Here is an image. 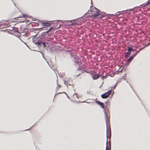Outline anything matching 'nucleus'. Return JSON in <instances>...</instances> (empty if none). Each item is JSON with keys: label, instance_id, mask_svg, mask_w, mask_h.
Instances as JSON below:
<instances>
[{"label": "nucleus", "instance_id": "obj_24", "mask_svg": "<svg viewBox=\"0 0 150 150\" xmlns=\"http://www.w3.org/2000/svg\"><path fill=\"white\" fill-rule=\"evenodd\" d=\"M59 93L58 94H60V93Z\"/></svg>", "mask_w": 150, "mask_h": 150}, {"label": "nucleus", "instance_id": "obj_11", "mask_svg": "<svg viewBox=\"0 0 150 150\" xmlns=\"http://www.w3.org/2000/svg\"><path fill=\"white\" fill-rule=\"evenodd\" d=\"M70 24H69L70 25H78V23H77L75 22H73L72 21H71L70 22Z\"/></svg>", "mask_w": 150, "mask_h": 150}, {"label": "nucleus", "instance_id": "obj_23", "mask_svg": "<svg viewBox=\"0 0 150 150\" xmlns=\"http://www.w3.org/2000/svg\"><path fill=\"white\" fill-rule=\"evenodd\" d=\"M25 44L26 45L27 47H28V46L27 45L26 43H25Z\"/></svg>", "mask_w": 150, "mask_h": 150}, {"label": "nucleus", "instance_id": "obj_13", "mask_svg": "<svg viewBox=\"0 0 150 150\" xmlns=\"http://www.w3.org/2000/svg\"><path fill=\"white\" fill-rule=\"evenodd\" d=\"M29 21H28L27 20H22L21 21H20V22L21 23H27Z\"/></svg>", "mask_w": 150, "mask_h": 150}, {"label": "nucleus", "instance_id": "obj_19", "mask_svg": "<svg viewBox=\"0 0 150 150\" xmlns=\"http://www.w3.org/2000/svg\"><path fill=\"white\" fill-rule=\"evenodd\" d=\"M38 33H37L36 34V35L34 36L35 38H36V37H37L38 36Z\"/></svg>", "mask_w": 150, "mask_h": 150}, {"label": "nucleus", "instance_id": "obj_17", "mask_svg": "<svg viewBox=\"0 0 150 150\" xmlns=\"http://www.w3.org/2000/svg\"><path fill=\"white\" fill-rule=\"evenodd\" d=\"M109 147H110V149H109V147H107V146L106 147V150H110V148H111V144H109Z\"/></svg>", "mask_w": 150, "mask_h": 150}, {"label": "nucleus", "instance_id": "obj_4", "mask_svg": "<svg viewBox=\"0 0 150 150\" xmlns=\"http://www.w3.org/2000/svg\"><path fill=\"white\" fill-rule=\"evenodd\" d=\"M112 91L110 90L108 92L102 94L101 95V97L103 98H108L109 95L110 94Z\"/></svg>", "mask_w": 150, "mask_h": 150}, {"label": "nucleus", "instance_id": "obj_22", "mask_svg": "<svg viewBox=\"0 0 150 150\" xmlns=\"http://www.w3.org/2000/svg\"><path fill=\"white\" fill-rule=\"evenodd\" d=\"M80 70L79 69V70L78 69L77 70V71H80Z\"/></svg>", "mask_w": 150, "mask_h": 150}, {"label": "nucleus", "instance_id": "obj_10", "mask_svg": "<svg viewBox=\"0 0 150 150\" xmlns=\"http://www.w3.org/2000/svg\"><path fill=\"white\" fill-rule=\"evenodd\" d=\"M31 24H32L31 25L32 26H37L38 25V23H35L34 22H32Z\"/></svg>", "mask_w": 150, "mask_h": 150}, {"label": "nucleus", "instance_id": "obj_21", "mask_svg": "<svg viewBox=\"0 0 150 150\" xmlns=\"http://www.w3.org/2000/svg\"><path fill=\"white\" fill-rule=\"evenodd\" d=\"M122 69L120 71H119V72H122Z\"/></svg>", "mask_w": 150, "mask_h": 150}, {"label": "nucleus", "instance_id": "obj_5", "mask_svg": "<svg viewBox=\"0 0 150 150\" xmlns=\"http://www.w3.org/2000/svg\"><path fill=\"white\" fill-rule=\"evenodd\" d=\"M133 51L132 47H129L128 52H127L126 54L125 55V57L127 58L129 57V55L131 54V51Z\"/></svg>", "mask_w": 150, "mask_h": 150}, {"label": "nucleus", "instance_id": "obj_9", "mask_svg": "<svg viewBox=\"0 0 150 150\" xmlns=\"http://www.w3.org/2000/svg\"><path fill=\"white\" fill-rule=\"evenodd\" d=\"M51 24L48 23H42V25L44 26L49 27L50 26Z\"/></svg>", "mask_w": 150, "mask_h": 150}, {"label": "nucleus", "instance_id": "obj_16", "mask_svg": "<svg viewBox=\"0 0 150 150\" xmlns=\"http://www.w3.org/2000/svg\"><path fill=\"white\" fill-rule=\"evenodd\" d=\"M150 4V0H149L147 2V3L144 5L145 6H148Z\"/></svg>", "mask_w": 150, "mask_h": 150}, {"label": "nucleus", "instance_id": "obj_20", "mask_svg": "<svg viewBox=\"0 0 150 150\" xmlns=\"http://www.w3.org/2000/svg\"><path fill=\"white\" fill-rule=\"evenodd\" d=\"M81 73H79V74H78V75H77V76H79V75H80Z\"/></svg>", "mask_w": 150, "mask_h": 150}, {"label": "nucleus", "instance_id": "obj_25", "mask_svg": "<svg viewBox=\"0 0 150 150\" xmlns=\"http://www.w3.org/2000/svg\"><path fill=\"white\" fill-rule=\"evenodd\" d=\"M107 140H108V139H107Z\"/></svg>", "mask_w": 150, "mask_h": 150}, {"label": "nucleus", "instance_id": "obj_8", "mask_svg": "<svg viewBox=\"0 0 150 150\" xmlns=\"http://www.w3.org/2000/svg\"><path fill=\"white\" fill-rule=\"evenodd\" d=\"M99 75L97 74L96 75H95L92 76V77L94 80H95L98 79L99 77Z\"/></svg>", "mask_w": 150, "mask_h": 150}, {"label": "nucleus", "instance_id": "obj_2", "mask_svg": "<svg viewBox=\"0 0 150 150\" xmlns=\"http://www.w3.org/2000/svg\"><path fill=\"white\" fill-rule=\"evenodd\" d=\"M92 16L94 18H96L99 16L100 14L98 10L95 9L92 12Z\"/></svg>", "mask_w": 150, "mask_h": 150}, {"label": "nucleus", "instance_id": "obj_18", "mask_svg": "<svg viewBox=\"0 0 150 150\" xmlns=\"http://www.w3.org/2000/svg\"><path fill=\"white\" fill-rule=\"evenodd\" d=\"M49 50L51 52H52V49L51 47H50L49 49Z\"/></svg>", "mask_w": 150, "mask_h": 150}, {"label": "nucleus", "instance_id": "obj_6", "mask_svg": "<svg viewBox=\"0 0 150 150\" xmlns=\"http://www.w3.org/2000/svg\"><path fill=\"white\" fill-rule=\"evenodd\" d=\"M96 103L100 105L102 108H104V103H103L99 101H96Z\"/></svg>", "mask_w": 150, "mask_h": 150}, {"label": "nucleus", "instance_id": "obj_7", "mask_svg": "<svg viewBox=\"0 0 150 150\" xmlns=\"http://www.w3.org/2000/svg\"><path fill=\"white\" fill-rule=\"evenodd\" d=\"M27 16L25 14H23L21 16H18V17L16 18V19H15L16 20H18V18H25Z\"/></svg>", "mask_w": 150, "mask_h": 150}, {"label": "nucleus", "instance_id": "obj_1", "mask_svg": "<svg viewBox=\"0 0 150 150\" xmlns=\"http://www.w3.org/2000/svg\"><path fill=\"white\" fill-rule=\"evenodd\" d=\"M46 35V33L43 32L36 39L35 41H33L34 43L38 46H41L42 45H43L44 47H52L51 45L53 42H51L52 40L51 38H47L46 40L48 42H43L42 39L44 38Z\"/></svg>", "mask_w": 150, "mask_h": 150}, {"label": "nucleus", "instance_id": "obj_3", "mask_svg": "<svg viewBox=\"0 0 150 150\" xmlns=\"http://www.w3.org/2000/svg\"><path fill=\"white\" fill-rule=\"evenodd\" d=\"M144 47H143L141 49H140L138 51L136 52V53L133 56H132L131 57H130L128 60L127 62V63H129L131 62L132 60V59H133L136 56V55H137V53L139 52V51L141 50L142 49L144 48Z\"/></svg>", "mask_w": 150, "mask_h": 150}, {"label": "nucleus", "instance_id": "obj_15", "mask_svg": "<svg viewBox=\"0 0 150 150\" xmlns=\"http://www.w3.org/2000/svg\"><path fill=\"white\" fill-rule=\"evenodd\" d=\"M107 74H106L105 76H101L102 79L103 80L104 79H106L107 77Z\"/></svg>", "mask_w": 150, "mask_h": 150}, {"label": "nucleus", "instance_id": "obj_12", "mask_svg": "<svg viewBox=\"0 0 150 150\" xmlns=\"http://www.w3.org/2000/svg\"><path fill=\"white\" fill-rule=\"evenodd\" d=\"M57 90H58L59 88H61L62 86H61V85H59V84H58V83L57 82Z\"/></svg>", "mask_w": 150, "mask_h": 150}, {"label": "nucleus", "instance_id": "obj_14", "mask_svg": "<svg viewBox=\"0 0 150 150\" xmlns=\"http://www.w3.org/2000/svg\"><path fill=\"white\" fill-rule=\"evenodd\" d=\"M73 97L75 98L76 97L77 99H79V97L78 96L77 94L76 93H74V94Z\"/></svg>", "mask_w": 150, "mask_h": 150}]
</instances>
